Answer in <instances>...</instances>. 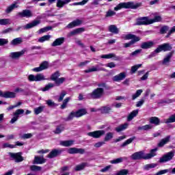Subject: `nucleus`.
<instances>
[{"label":"nucleus","mask_w":175,"mask_h":175,"mask_svg":"<svg viewBox=\"0 0 175 175\" xmlns=\"http://www.w3.org/2000/svg\"><path fill=\"white\" fill-rule=\"evenodd\" d=\"M157 151H158V148H156L150 150V152L147 154H145L143 151L136 152L131 156V158L133 161L151 159V158H154L157 155Z\"/></svg>","instance_id":"f257e3e1"},{"label":"nucleus","mask_w":175,"mask_h":175,"mask_svg":"<svg viewBox=\"0 0 175 175\" xmlns=\"http://www.w3.org/2000/svg\"><path fill=\"white\" fill-rule=\"evenodd\" d=\"M142 6V3H135L133 2H127V3H120L116 7L114 8V10L117 12L120 9H137V8H140Z\"/></svg>","instance_id":"f03ea898"},{"label":"nucleus","mask_w":175,"mask_h":175,"mask_svg":"<svg viewBox=\"0 0 175 175\" xmlns=\"http://www.w3.org/2000/svg\"><path fill=\"white\" fill-rule=\"evenodd\" d=\"M105 90L102 88H98L94 90L91 93L88 94V96L92 99H100L103 96Z\"/></svg>","instance_id":"7ed1b4c3"},{"label":"nucleus","mask_w":175,"mask_h":175,"mask_svg":"<svg viewBox=\"0 0 175 175\" xmlns=\"http://www.w3.org/2000/svg\"><path fill=\"white\" fill-rule=\"evenodd\" d=\"M42 21L40 20H33L31 23L26 24L24 26H19L16 29V31L18 32L19 30L21 29V28H23V29H31V28H35V27H38L39 24H40Z\"/></svg>","instance_id":"20e7f679"},{"label":"nucleus","mask_w":175,"mask_h":175,"mask_svg":"<svg viewBox=\"0 0 175 175\" xmlns=\"http://www.w3.org/2000/svg\"><path fill=\"white\" fill-rule=\"evenodd\" d=\"M24 109H16L14 113H12V118L10 121V124H14L15 122H17L18 121V118L24 114Z\"/></svg>","instance_id":"39448f33"},{"label":"nucleus","mask_w":175,"mask_h":175,"mask_svg":"<svg viewBox=\"0 0 175 175\" xmlns=\"http://www.w3.org/2000/svg\"><path fill=\"white\" fill-rule=\"evenodd\" d=\"M175 150H172L164 154L162 157L159 159V162L160 163H165V162H169V161H172L173 157H174Z\"/></svg>","instance_id":"423d86ee"},{"label":"nucleus","mask_w":175,"mask_h":175,"mask_svg":"<svg viewBox=\"0 0 175 175\" xmlns=\"http://www.w3.org/2000/svg\"><path fill=\"white\" fill-rule=\"evenodd\" d=\"M27 79L29 81H43L44 80H47L44 75L42 73L37 74L36 75H29Z\"/></svg>","instance_id":"0eeeda50"},{"label":"nucleus","mask_w":175,"mask_h":175,"mask_svg":"<svg viewBox=\"0 0 175 175\" xmlns=\"http://www.w3.org/2000/svg\"><path fill=\"white\" fill-rule=\"evenodd\" d=\"M27 53V49H24L21 51L18 52H12L9 55V58L11 59H18L20 57H23Z\"/></svg>","instance_id":"6e6552de"},{"label":"nucleus","mask_w":175,"mask_h":175,"mask_svg":"<svg viewBox=\"0 0 175 175\" xmlns=\"http://www.w3.org/2000/svg\"><path fill=\"white\" fill-rule=\"evenodd\" d=\"M105 133H106L105 131L98 130L88 133V136H90V137H94V139H99V137H102V136H103Z\"/></svg>","instance_id":"1a4fd4ad"},{"label":"nucleus","mask_w":175,"mask_h":175,"mask_svg":"<svg viewBox=\"0 0 175 175\" xmlns=\"http://www.w3.org/2000/svg\"><path fill=\"white\" fill-rule=\"evenodd\" d=\"M150 19L147 16L141 17L137 19V22L134 25H150Z\"/></svg>","instance_id":"9d476101"},{"label":"nucleus","mask_w":175,"mask_h":175,"mask_svg":"<svg viewBox=\"0 0 175 175\" xmlns=\"http://www.w3.org/2000/svg\"><path fill=\"white\" fill-rule=\"evenodd\" d=\"M172 50V45L169 43H165L159 45L156 49V53H161V51H170Z\"/></svg>","instance_id":"9b49d317"},{"label":"nucleus","mask_w":175,"mask_h":175,"mask_svg":"<svg viewBox=\"0 0 175 175\" xmlns=\"http://www.w3.org/2000/svg\"><path fill=\"white\" fill-rule=\"evenodd\" d=\"M8 154L10 155V158L14 159L16 163L23 162L24 161V158L21 156V152H9Z\"/></svg>","instance_id":"f8f14e48"},{"label":"nucleus","mask_w":175,"mask_h":175,"mask_svg":"<svg viewBox=\"0 0 175 175\" xmlns=\"http://www.w3.org/2000/svg\"><path fill=\"white\" fill-rule=\"evenodd\" d=\"M16 16L22 18L24 17H26V18H29L30 17H32L33 14H32V12L30 11V10H23L21 12H18Z\"/></svg>","instance_id":"ddd939ff"},{"label":"nucleus","mask_w":175,"mask_h":175,"mask_svg":"<svg viewBox=\"0 0 175 175\" xmlns=\"http://www.w3.org/2000/svg\"><path fill=\"white\" fill-rule=\"evenodd\" d=\"M49 68V62L47 61L43 62L39 67L34 68L32 69L33 72H42V70H45V69Z\"/></svg>","instance_id":"4468645a"},{"label":"nucleus","mask_w":175,"mask_h":175,"mask_svg":"<svg viewBox=\"0 0 175 175\" xmlns=\"http://www.w3.org/2000/svg\"><path fill=\"white\" fill-rule=\"evenodd\" d=\"M68 154H85V149L84 148H71L68 150Z\"/></svg>","instance_id":"2eb2a0df"},{"label":"nucleus","mask_w":175,"mask_h":175,"mask_svg":"<svg viewBox=\"0 0 175 175\" xmlns=\"http://www.w3.org/2000/svg\"><path fill=\"white\" fill-rule=\"evenodd\" d=\"M100 58H104L105 59H110V58H113V61H120V56H117L115 53H109L107 55H103L100 56Z\"/></svg>","instance_id":"dca6fc26"},{"label":"nucleus","mask_w":175,"mask_h":175,"mask_svg":"<svg viewBox=\"0 0 175 175\" xmlns=\"http://www.w3.org/2000/svg\"><path fill=\"white\" fill-rule=\"evenodd\" d=\"M126 77V72H120L113 77V81H122Z\"/></svg>","instance_id":"f3484780"},{"label":"nucleus","mask_w":175,"mask_h":175,"mask_svg":"<svg viewBox=\"0 0 175 175\" xmlns=\"http://www.w3.org/2000/svg\"><path fill=\"white\" fill-rule=\"evenodd\" d=\"M154 43L152 41L149 42H144L141 44V49H143L144 50H147L148 49H151V47H153Z\"/></svg>","instance_id":"a211bd4d"},{"label":"nucleus","mask_w":175,"mask_h":175,"mask_svg":"<svg viewBox=\"0 0 175 175\" xmlns=\"http://www.w3.org/2000/svg\"><path fill=\"white\" fill-rule=\"evenodd\" d=\"M65 42V38L62 37L57 38L52 44V47H57V46H61L62 44H64V42Z\"/></svg>","instance_id":"6ab92c4d"},{"label":"nucleus","mask_w":175,"mask_h":175,"mask_svg":"<svg viewBox=\"0 0 175 175\" xmlns=\"http://www.w3.org/2000/svg\"><path fill=\"white\" fill-rule=\"evenodd\" d=\"M61 152H62V150L54 149L47 155V157L50 159L55 158V157H58Z\"/></svg>","instance_id":"aec40b11"},{"label":"nucleus","mask_w":175,"mask_h":175,"mask_svg":"<svg viewBox=\"0 0 175 175\" xmlns=\"http://www.w3.org/2000/svg\"><path fill=\"white\" fill-rule=\"evenodd\" d=\"M82 21L80 19H77L75 21H73L70 23H69L66 28L70 29V28H75V27H79V25H81Z\"/></svg>","instance_id":"412c9836"},{"label":"nucleus","mask_w":175,"mask_h":175,"mask_svg":"<svg viewBox=\"0 0 175 175\" xmlns=\"http://www.w3.org/2000/svg\"><path fill=\"white\" fill-rule=\"evenodd\" d=\"M172 57H173V53L170 52L163 59L162 65H165V66L169 65V63L170 62V60L172 59Z\"/></svg>","instance_id":"4be33fe9"},{"label":"nucleus","mask_w":175,"mask_h":175,"mask_svg":"<svg viewBox=\"0 0 175 175\" xmlns=\"http://www.w3.org/2000/svg\"><path fill=\"white\" fill-rule=\"evenodd\" d=\"M46 162V159H44L43 157V156L42 157H38V156H36L34 157V161L33 162V163H36L37 165H42V163H45Z\"/></svg>","instance_id":"5701e85b"},{"label":"nucleus","mask_w":175,"mask_h":175,"mask_svg":"<svg viewBox=\"0 0 175 175\" xmlns=\"http://www.w3.org/2000/svg\"><path fill=\"white\" fill-rule=\"evenodd\" d=\"M166 173H172V174H175V168H173V169L170 168V169L160 170L157 173H156L155 175L166 174Z\"/></svg>","instance_id":"b1692460"},{"label":"nucleus","mask_w":175,"mask_h":175,"mask_svg":"<svg viewBox=\"0 0 175 175\" xmlns=\"http://www.w3.org/2000/svg\"><path fill=\"white\" fill-rule=\"evenodd\" d=\"M99 70H103L104 72H106V69L103 68H99V66L97 65L95 67L93 66L91 68L85 70V73H90L91 72H99Z\"/></svg>","instance_id":"393cba45"},{"label":"nucleus","mask_w":175,"mask_h":175,"mask_svg":"<svg viewBox=\"0 0 175 175\" xmlns=\"http://www.w3.org/2000/svg\"><path fill=\"white\" fill-rule=\"evenodd\" d=\"M100 110L103 114H110L111 113H113V109H111V107L109 105L102 107Z\"/></svg>","instance_id":"a878e982"},{"label":"nucleus","mask_w":175,"mask_h":175,"mask_svg":"<svg viewBox=\"0 0 175 175\" xmlns=\"http://www.w3.org/2000/svg\"><path fill=\"white\" fill-rule=\"evenodd\" d=\"M127 160H128V157H119L118 159L111 160L110 161V163H111L112 165H117L118 163H121L124 162V161H127Z\"/></svg>","instance_id":"bb28decb"},{"label":"nucleus","mask_w":175,"mask_h":175,"mask_svg":"<svg viewBox=\"0 0 175 175\" xmlns=\"http://www.w3.org/2000/svg\"><path fill=\"white\" fill-rule=\"evenodd\" d=\"M15 97H16V94L13 92H9V91L3 92V98H5V99H9V98H13Z\"/></svg>","instance_id":"cd10ccee"},{"label":"nucleus","mask_w":175,"mask_h":175,"mask_svg":"<svg viewBox=\"0 0 175 175\" xmlns=\"http://www.w3.org/2000/svg\"><path fill=\"white\" fill-rule=\"evenodd\" d=\"M170 142V136L168 135L166 137L162 139L160 142L158 144V147H163L165 144H167Z\"/></svg>","instance_id":"c85d7f7f"},{"label":"nucleus","mask_w":175,"mask_h":175,"mask_svg":"<svg viewBox=\"0 0 175 175\" xmlns=\"http://www.w3.org/2000/svg\"><path fill=\"white\" fill-rule=\"evenodd\" d=\"M23 43V38H16L12 40L10 42L11 46H18Z\"/></svg>","instance_id":"c756f323"},{"label":"nucleus","mask_w":175,"mask_h":175,"mask_svg":"<svg viewBox=\"0 0 175 175\" xmlns=\"http://www.w3.org/2000/svg\"><path fill=\"white\" fill-rule=\"evenodd\" d=\"M72 0H57L56 6L57 8H64L65 5H67V3H69Z\"/></svg>","instance_id":"7c9ffc66"},{"label":"nucleus","mask_w":175,"mask_h":175,"mask_svg":"<svg viewBox=\"0 0 175 175\" xmlns=\"http://www.w3.org/2000/svg\"><path fill=\"white\" fill-rule=\"evenodd\" d=\"M129 126V124L128 123H124L123 124H120L119 125L118 127L116 128V131L118 133L120 132H122V131H125V129H126L128 128V126Z\"/></svg>","instance_id":"2f4dec72"},{"label":"nucleus","mask_w":175,"mask_h":175,"mask_svg":"<svg viewBox=\"0 0 175 175\" xmlns=\"http://www.w3.org/2000/svg\"><path fill=\"white\" fill-rule=\"evenodd\" d=\"M86 113H87V109H79L78 111H75L77 118L83 117V116H85Z\"/></svg>","instance_id":"473e14b6"},{"label":"nucleus","mask_w":175,"mask_h":175,"mask_svg":"<svg viewBox=\"0 0 175 175\" xmlns=\"http://www.w3.org/2000/svg\"><path fill=\"white\" fill-rule=\"evenodd\" d=\"M75 141L73 140H67V141H60V146H63V147H70V146H73Z\"/></svg>","instance_id":"72a5a7b5"},{"label":"nucleus","mask_w":175,"mask_h":175,"mask_svg":"<svg viewBox=\"0 0 175 175\" xmlns=\"http://www.w3.org/2000/svg\"><path fill=\"white\" fill-rule=\"evenodd\" d=\"M140 38H136L135 40H131L129 42L124 43V47L125 49H128V47H131L132 44H135L136 42H139Z\"/></svg>","instance_id":"f704fd0d"},{"label":"nucleus","mask_w":175,"mask_h":175,"mask_svg":"<svg viewBox=\"0 0 175 175\" xmlns=\"http://www.w3.org/2000/svg\"><path fill=\"white\" fill-rule=\"evenodd\" d=\"M108 29L109 31V32H111L112 33H119L120 32V29H118V28H117V26H116V25H111L109 26Z\"/></svg>","instance_id":"c9c22d12"},{"label":"nucleus","mask_w":175,"mask_h":175,"mask_svg":"<svg viewBox=\"0 0 175 175\" xmlns=\"http://www.w3.org/2000/svg\"><path fill=\"white\" fill-rule=\"evenodd\" d=\"M139 114V109L133 111L127 117V121H132L133 118H135L136 116Z\"/></svg>","instance_id":"e433bc0d"},{"label":"nucleus","mask_w":175,"mask_h":175,"mask_svg":"<svg viewBox=\"0 0 175 175\" xmlns=\"http://www.w3.org/2000/svg\"><path fill=\"white\" fill-rule=\"evenodd\" d=\"M150 123L153 124L155 126L159 125L161 124V120H159L157 117H152L150 118Z\"/></svg>","instance_id":"4c0bfd02"},{"label":"nucleus","mask_w":175,"mask_h":175,"mask_svg":"<svg viewBox=\"0 0 175 175\" xmlns=\"http://www.w3.org/2000/svg\"><path fill=\"white\" fill-rule=\"evenodd\" d=\"M85 166H90L88 165V163H82L79 165H77L76 167H75V170L76 172H80V170H83L84 169V167H85Z\"/></svg>","instance_id":"58836bf2"},{"label":"nucleus","mask_w":175,"mask_h":175,"mask_svg":"<svg viewBox=\"0 0 175 175\" xmlns=\"http://www.w3.org/2000/svg\"><path fill=\"white\" fill-rule=\"evenodd\" d=\"M142 53H143V49H137L135 51L130 53V57H139V55H140Z\"/></svg>","instance_id":"ea45409f"},{"label":"nucleus","mask_w":175,"mask_h":175,"mask_svg":"<svg viewBox=\"0 0 175 175\" xmlns=\"http://www.w3.org/2000/svg\"><path fill=\"white\" fill-rule=\"evenodd\" d=\"M138 131H150L152 129V126L151 124H146L144 126H139L137 128Z\"/></svg>","instance_id":"a19ab883"},{"label":"nucleus","mask_w":175,"mask_h":175,"mask_svg":"<svg viewBox=\"0 0 175 175\" xmlns=\"http://www.w3.org/2000/svg\"><path fill=\"white\" fill-rule=\"evenodd\" d=\"M63 131H65V127L63 125H59L56 127V129L53 132L55 135H59Z\"/></svg>","instance_id":"79ce46f5"},{"label":"nucleus","mask_w":175,"mask_h":175,"mask_svg":"<svg viewBox=\"0 0 175 175\" xmlns=\"http://www.w3.org/2000/svg\"><path fill=\"white\" fill-rule=\"evenodd\" d=\"M158 166V164L157 163H150V164H146L144 166V170H150V169H154V167H157Z\"/></svg>","instance_id":"37998d69"},{"label":"nucleus","mask_w":175,"mask_h":175,"mask_svg":"<svg viewBox=\"0 0 175 175\" xmlns=\"http://www.w3.org/2000/svg\"><path fill=\"white\" fill-rule=\"evenodd\" d=\"M12 24L10 19L9 18H1L0 19V25H9Z\"/></svg>","instance_id":"c03bdc74"},{"label":"nucleus","mask_w":175,"mask_h":175,"mask_svg":"<svg viewBox=\"0 0 175 175\" xmlns=\"http://www.w3.org/2000/svg\"><path fill=\"white\" fill-rule=\"evenodd\" d=\"M135 139H136V137H132L129 138V139L126 140L121 145V147H126V146H128V144H131V143H132V142H133V140H135Z\"/></svg>","instance_id":"a18cd8bd"},{"label":"nucleus","mask_w":175,"mask_h":175,"mask_svg":"<svg viewBox=\"0 0 175 175\" xmlns=\"http://www.w3.org/2000/svg\"><path fill=\"white\" fill-rule=\"evenodd\" d=\"M66 79L64 77L58 78L57 80L55 81V84L57 87H59L61 84H64Z\"/></svg>","instance_id":"49530a36"},{"label":"nucleus","mask_w":175,"mask_h":175,"mask_svg":"<svg viewBox=\"0 0 175 175\" xmlns=\"http://www.w3.org/2000/svg\"><path fill=\"white\" fill-rule=\"evenodd\" d=\"M113 136H114V133H113L111 132L107 133L105 135V137L104 138L105 142H109V141L111 140V139H113Z\"/></svg>","instance_id":"de8ad7c7"},{"label":"nucleus","mask_w":175,"mask_h":175,"mask_svg":"<svg viewBox=\"0 0 175 175\" xmlns=\"http://www.w3.org/2000/svg\"><path fill=\"white\" fill-rule=\"evenodd\" d=\"M59 76H61L59 71H56L55 73L51 75V80H52V81H55V80H57Z\"/></svg>","instance_id":"09e8293b"},{"label":"nucleus","mask_w":175,"mask_h":175,"mask_svg":"<svg viewBox=\"0 0 175 175\" xmlns=\"http://www.w3.org/2000/svg\"><path fill=\"white\" fill-rule=\"evenodd\" d=\"M162 20V17L160 16H155L153 19H149L150 24H154V23H159Z\"/></svg>","instance_id":"8fccbe9b"},{"label":"nucleus","mask_w":175,"mask_h":175,"mask_svg":"<svg viewBox=\"0 0 175 175\" xmlns=\"http://www.w3.org/2000/svg\"><path fill=\"white\" fill-rule=\"evenodd\" d=\"M143 92V90H138L135 92V94H133L132 96V100H135L137 98H139L140 95H142V93Z\"/></svg>","instance_id":"3c124183"},{"label":"nucleus","mask_w":175,"mask_h":175,"mask_svg":"<svg viewBox=\"0 0 175 175\" xmlns=\"http://www.w3.org/2000/svg\"><path fill=\"white\" fill-rule=\"evenodd\" d=\"M15 8H17V5L12 4L11 5L7 8V9L5 10V13H11V12H13Z\"/></svg>","instance_id":"603ef678"},{"label":"nucleus","mask_w":175,"mask_h":175,"mask_svg":"<svg viewBox=\"0 0 175 175\" xmlns=\"http://www.w3.org/2000/svg\"><path fill=\"white\" fill-rule=\"evenodd\" d=\"M54 87L55 85L53 83H49L44 88L42 89V91H49V90H51V88H54Z\"/></svg>","instance_id":"864d4df0"},{"label":"nucleus","mask_w":175,"mask_h":175,"mask_svg":"<svg viewBox=\"0 0 175 175\" xmlns=\"http://www.w3.org/2000/svg\"><path fill=\"white\" fill-rule=\"evenodd\" d=\"M44 106H40L38 107L37 108H35L34 109V113L36 116H38V114H40V113H42V111H43V110H44Z\"/></svg>","instance_id":"5fc2aeb1"},{"label":"nucleus","mask_w":175,"mask_h":175,"mask_svg":"<svg viewBox=\"0 0 175 175\" xmlns=\"http://www.w3.org/2000/svg\"><path fill=\"white\" fill-rule=\"evenodd\" d=\"M50 38H51L50 35L44 36L38 39V42L43 43V42H46V40H50Z\"/></svg>","instance_id":"6e6d98bb"},{"label":"nucleus","mask_w":175,"mask_h":175,"mask_svg":"<svg viewBox=\"0 0 175 175\" xmlns=\"http://www.w3.org/2000/svg\"><path fill=\"white\" fill-rule=\"evenodd\" d=\"M51 29H53V27L51 26L45 27L39 30V33H44V32L51 31Z\"/></svg>","instance_id":"4d7b16f0"},{"label":"nucleus","mask_w":175,"mask_h":175,"mask_svg":"<svg viewBox=\"0 0 175 175\" xmlns=\"http://www.w3.org/2000/svg\"><path fill=\"white\" fill-rule=\"evenodd\" d=\"M128 174H129V170L126 169L121 170L116 174V175H128Z\"/></svg>","instance_id":"13d9d810"},{"label":"nucleus","mask_w":175,"mask_h":175,"mask_svg":"<svg viewBox=\"0 0 175 175\" xmlns=\"http://www.w3.org/2000/svg\"><path fill=\"white\" fill-rule=\"evenodd\" d=\"M139 68H142V64H137V65L132 66L131 70V73L132 75H133V73H136V72L137 71V69H139Z\"/></svg>","instance_id":"bf43d9fd"},{"label":"nucleus","mask_w":175,"mask_h":175,"mask_svg":"<svg viewBox=\"0 0 175 175\" xmlns=\"http://www.w3.org/2000/svg\"><path fill=\"white\" fill-rule=\"evenodd\" d=\"M173 122H175V113L170 116L165 121V124H172Z\"/></svg>","instance_id":"052dcab7"},{"label":"nucleus","mask_w":175,"mask_h":175,"mask_svg":"<svg viewBox=\"0 0 175 175\" xmlns=\"http://www.w3.org/2000/svg\"><path fill=\"white\" fill-rule=\"evenodd\" d=\"M30 170H31V172H40V170H42V167H39L38 165H31Z\"/></svg>","instance_id":"680f3d73"},{"label":"nucleus","mask_w":175,"mask_h":175,"mask_svg":"<svg viewBox=\"0 0 175 175\" xmlns=\"http://www.w3.org/2000/svg\"><path fill=\"white\" fill-rule=\"evenodd\" d=\"M136 38H140V37H137L136 36H135L134 34H127L125 36V39H126V40H129L131 39H132V40H135V39H136Z\"/></svg>","instance_id":"e2e57ef3"},{"label":"nucleus","mask_w":175,"mask_h":175,"mask_svg":"<svg viewBox=\"0 0 175 175\" xmlns=\"http://www.w3.org/2000/svg\"><path fill=\"white\" fill-rule=\"evenodd\" d=\"M75 117H76V112L72 111L67 117L66 121H72V120H73V118H75Z\"/></svg>","instance_id":"0e129e2a"},{"label":"nucleus","mask_w":175,"mask_h":175,"mask_svg":"<svg viewBox=\"0 0 175 175\" xmlns=\"http://www.w3.org/2000/svg\"><path fill=\"white\" fill-rule=\"evenodd\" d=\"M112 16H116V12L109 10L105 15V17H112Z\"/></svg>","instance_id":"69168bd1"},{"label":"nucleus","mask_w":175,"mask_h":175,"mask_svg":"<svg viewBox=\"0 0 175 175\" xmlns=\"http://www.w3.org/2000/svg\"><path fill=\"white\" fill-rule=\"evenodd\" d=\"M32 136H33V134L32 133H26V134H23L21 137V139H31V137H32Z\"/></svg>","instance_id":"338daca9"},{"label":"nucleus","mask_w":175,"mask_h":175,"mask_svg":"<svg viewBox=\"0 0 175 175\" xmlns=\"http://www.w3.org/2000/svg\"><path fill=\"white\" fill-rule=\"evenodd\" d=\"M9 43V40L5 38H0V46H5V44H8Z\"/></svg>","instance_id":"774afa93"}]
</instances>
